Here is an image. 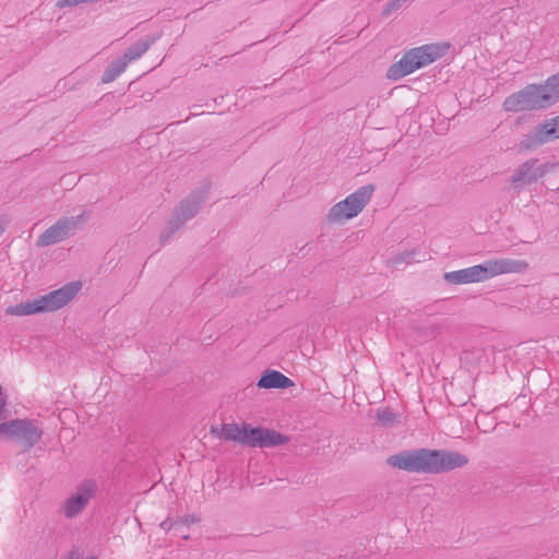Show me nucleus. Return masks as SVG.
<instances>
[{"mask_svg":"<svg viewBox=\"0 0 559 559\" xmlns=\"http://www.w3.org/2000/svg\"><path fill=\"white\" fill-rule=\"evenodd\" d=\"M543 99H546L547 106L550 107L559 100V72L548 78L544 84H539Z\"/></svg>","mask_w":559,"mask_h":559,"instance_id":"4468645a","label":"nucleus"},{"mask_svg":"<svg viewBox=\"0 0 559 559\" xmlns=\"http://www.w3.org/2000/svg\"><path fill=\"white\" fill-rule=\"evenodd\" d=\"M379 425L390 427L396 421V414L389 408H380L376 415Z\"/></svg>","mask_w":559,"mask_h":559,"instance_id":"f3484780","label":"nucleus"},{"mask_svg":"<svg viewBox=\"0 0 559 559\" xmlns=\"http://www.w3.org/2000/svg\"><path fill=\"white\" fill-rule=\"evenodd\" d=\"M293 384L288 377L277 370H266L258 381V386L263 389H287Z\"/></svg>","mask_w":559,"mask_h":559,"instance_id":"ddd939ff","label":"nucleus"},{"mask_svg":"<svg viewBox=\"0 0 559 559\" xmlns=\"http://www.w3.org/2000/svg\"><path fill=\"white\" fill-rule=\"evenodd\" d=\"M559 140V115L535 126L521 141V147L533 150Z\"/></svg>","mask_w":559,"mask_h":559,"instance_id":"9d476101","label":"nucleus"},{"mask_svg":"<svg viewBox=\"0 0 559 559\" xmlns=\"http://www.w3.org/2000/svg\"><path fill=\"white\" fill-rule=\"evenodd\" d=\"M81 288L82 282H68L61 288L49 292L46 295L8 307L5 313L24 317L53 312L67 306L78 295Z\"/></svg>","mask_w":559,"mask_h":559,"instance_id":"7ed1b4c3","label":"nucleus"},{"mask_svg":"<svg viewBox=\"0 0 559 559\" xmlns=\"http://www.w3.org/2000/svg\"><path fill=\"white\" fill-rule=\"evenodd\" d=\"M539 84H528L523 90L508 96L503 102L506 111L538 110L548 108L546 99H543Z\"/></svg>","mask_w":559,"mask_h":559,"instance_id":"0eeeda50","label":"nucleus"},{"mask_svg":"<svg viewBox=\"0 0 559 559\" xmlns=\"http://www.w3.org/2000/svg\"><path fill=\"white\" fill-rule=\"evenodd\" d=\"M373 192L374 187L372 185L358 188L329 210L328 221L330 223H344L358 216L370 202Z\"/></svg>","mask_w":559,"mask_h":559,"instance_id":"423d86ee","label":"nucleus"},{"mask_svg":"<svg viewBox=\"0 0 559 559\" xmlns=\"http://www.w3.org/2000/svg\"><path fill=\"white\" fill-rule=\"evenodd\" d=\"M554 166L550 163H540L537 158L527 159L513 170L509 178L510 187L520 191L543 178Z\"/></svg>","mask_w":559,"mask_h":559,"instance_id":"6e6552de","label":"nucleus"},{"mask_svg":"<svg viewBox=\"0 0 559 559\" xmlns=\"http://www.w3.org/2000/svg\"><path fill=\"white\" fill-rule=\"evenodd\" d=\"M527 263L523 260L493 259L467 269L448 272L444 280H488L503 274L523 273Z\"/></svg>","mask_w":559,"mask_h":559,"instance_id":"39448f33","label":"nucleus"},{"mask_svg":"<svg viewBox=\"0 0 559 559\" xmlns=\"http://www.w3.org/2000/svg\"><path fill=\"white\" fill-rule=\"evenodd\" d=\"M128 66V61L123 58L112 62L104 72L102 81L104 83H110L115 81L122 72H124Z\"/></svg>","mask_w":559,"mask_h":559,"instance_id":"2eb2a0df","label":"nucleus"},{"mask_svg":"<svg viewBox=\"0 0 559 559\" xmlns=\"http://www.w3.org/2000/svg\"><path fill=\"white\" fill-rule=\"evenodd\" d=\"M199 210V202L194 199H189L176 209L173 219L169 222V227L173 229L179 228L186 221L192 218Z\"/></svg>","mask_w":559,"mask_h":559,"instance_id":"f8f14e48","label":"nucleus"},{"mask_svg":"<svg viewBox=\"0 0 559 559\" xmlns=\"http://www.w3.org/2000/svg\"><path fill=\"white\" fill-rule=\"evenodd\" d=\"M454 283H455V284H460L461 282H459V281H455Z\"/></svg>","mask_w":559,"mask_h":559,"instance_id":"6ab92c4d","label":"nucleus"},{"mask_svg":"<svg viewBox=\"0 0 559 559\" xmlns=\"http://www.w3.org/2000/svg\"><path fill=\"white\" fill-rule=\"evenodd\" d=\"M449 49L450 45L448 43H436L413 48L405 52L400 61L389 68L388 78L394 81L400 80L440 59Z\"/></svg>","mask_w":559,"mask_h":559,"instance_id":"20e7f679","label":"nucleus"},{"mask_svg":"<svg viewBox=\"0 0 559 559\" xmlns=\"http://www.w3.org/2000/svg\"><path fill=\"white\" fill-rule=\"evenodd\" d=\"M175 524H176V523H173L169 519H167V520H165V521H163V522L160 523V527H162L163 530L168 531V530H170Z\"/></svg>","mask_w":559,"mask_h":559,"instance_id":"a211bd4d","label":"nucleus"},{"mask_svg":"<svg viewBox=\"0 0 559 559\" xmlns=\"http://www.w3.org/2000/svg\"><path fill=\"white\" fill-rule=\"evenodd\" d=\"M393 468L417 474H442L465 466L468 459L460 452L420 448L405 450L386 459Z\"/></svg>","mask_w":559,"mask_h":559,"instance_id":"f257e3e1","label":"nucleus"},{"mask_svg":"<svg viewBox=\"0 0 559 559\" xmlns=\"http://www.w3.org/2000/svg\"><path fill=\"white\" fill-rule=\"evenodd\" d=\"M84 214L71 217H62L38 237L36 245L38 247H48L50 245L60 242L69 236L73 235L75 230L84 224Z\"/></svg>","mask_w":559,"mask_h":559,"instance_id":"1a4fd4ad","label":"nucleus"},{"mask_svg":"<svg viewBox=\"0 0 559 559\" xmlns=\"http://www.w3.org/2000/svg\"><path fill=\"white\" fill-rule=\"evenodd\" d=\"M211 433L223 441H234L250 448H274L285 444L288 438L273 429L236 423L212 426Z\"/></svg>","mask_w":559,"mask_h":559,"instance_id":"f03ea898","label":"nucleus"},{"mask_svg":"<svg viewBox=\"0 0 559 559\" xmlns=\"http://www.w3.org/2000/svg\"><path fill=\"white\" fill-rule=\"evenodd\" d=\"M96 492V483L85 479L76 486V490L62 504V512L67 519H74L88 506Z\"/></svg>","mask_w":559,"mask_h":559,"instance_id":"9b49d317","label":"nucleus"},{"mask_svg":"<svg viewBox=\"0 0 559 559\" xmlns=\"http://www.w3.org/2000/svg\"><path fill=\"white\" fill-rule=\"evenodd\" d=\"M150 47L148 43L140 41L134 46L129 48L123 56V60L128 61V63L132 60L140 58Z\"/></svg>","mask_w":559,"mask_h":559,"instance_id":"dca6fc26","label":"nucleus"}]
</instances>
